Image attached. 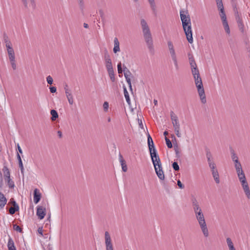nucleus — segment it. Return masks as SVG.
I'll list each match as a JSON object with an SVG mask.
<instances>
[{"label": "nucleus", "instance_id": "1", "mask_svg": "<svg viewBox=\"0 0 250 250\" xmlns=\"http://www.w3.org/2000/svg\"><path fill=\"white\" fill-rule=\"evenodd\" d=\"M191 72L194 79L195 83L197 87L198 92L201 102L205 104L207 102L205 91L203 87L202 79L200 77L197 66L191 67Z\"/></svg>", "mask_w": 250, "mask_h": 250}, {"label": "nucleus", "instance_id": "2", "mask_svg": "<svg viewBox=\"0 0 250 250\" xmlns=\"http://www.w3.org/2000/svg\"><path fill=\"white\" fill-rule=\"evenodd\" d=\"M141 25L142 28L144 38L149 51L154 52L153 42L149 28L144 19L141 21Z\"/></svg>", "mask_w": 250, "mask_h": 250}, {"label": "nucleus", "instance_id": "3", "mask_svg": "<svg viewBox=\"0 0 250 250\" xmlns=\"http://www.w3.org/2000/svg\"><path fill=\"white\" fill-rule=\"evenodd\" d=\"M170 118L172 121V125L174 127V131L176 135L178 137H181V134L180 133V124L177 115L174 113L173 111H171L170 112Z\"/></svg>", "mask_w": 250, "mask_h": 250}, {"label": "nucleus", "instance_id": "4", "mask_svg": "<svg viewBox=\"0 0 250 250\" xmlns=\"http://www.w3.org/2000/svg\"><path fill=\"white\" fill-rule=\"evenodd\" d=\"M180 15L183 28H185L188 25L191 24L190 18L188 12L181 10L180 12Z\"/></svg>", "mask_w": 250, "mask_h": 250}, {"label": "nucleus", "instance_id": "5", "mask_svg": "<svg viewBox=\"0 0 250 250\" xmlns=\"http://www.w3.org/2000/svg\"><path fill=\"white\" fill-rule=\"evenodd\" d=\"M24 7L28 11L34 10L36 7L35 0H21Z\"/></svg>", "mask_w": 250, "mask_h": 250}, {"label": "nucleus", "instance_id": "6", "mask_svg": "<svg viewBox=\"0 0 250 250\" xmlns=\"http://www.w3.org/2000/svg\"><path fill=\"white\" fill-rule=\"evenodd\" d=\"M196 218L198 221L199 224L200 225L203 234H208V230L207 227L204 215H203L201 216H198V217Z\"/></svg>", "mask_w": 250, "mask_h": 250}, {"label": "nucleus", "instance_id": "7", "mask_svg": "<svg viewBox=\"0 0 250 250\" xmlns=\"http://www.w3.org/2000/svg\"><path fill=\"white\" fill-rule=\"evenodd\" d=\"M192 206L196 217H198V216H201L204 215L202 212V209L199 206L198 202L195 199L192 200Z\"/></svg>", "mask_w": 250, "mask_h": 250}, {"label": "nucleus", "instance_id": "8", "mask_svg": "<svg viewBox=\"0 0 250 250\" xmlns=\"http://www.w3.org/2000/svg\"><path fill=\"white\" fill-rule=\"evenodd\" d=\"M183 29L187 40L190 43H192L193 42V38L191 24L186 26L185 28H183Z\"/></svg>", "mask_w": 250, "mask_h": 250}, {"label": "nucleus", "instance_id": "9", "mask_svg": "<svg viewBox=\"0 0 250 250\" xmlns=\"http://www.w3.org/2000/svg\"><path fill=\"white\" fill-rule=\"evenodd\" d=\"M149 150L152 163H154L155 162L160 159L155 147L151 148V149L149 148Z\"/></svg>", "mask_w": 250, "mask_h": 250}, {"label": "nucleus", "instance_id": "10", "mask_svg": "<svg viewBox=\"0 0 250 250\" xmlns=\"http://www.w3.org/2000/svg\"><path fill=\"white\" fill-rule=\"evenodd\" d=\"M46 214V209L42 206L37 208V215L40 219H42Z\"/></svg>", "mask_w": 250, "mask_h": 250}, {"label": "nucleus", "instance_id": "11", "mask_svg": "<svg viewBox=\"0 0 250 250\" xmlns=\"http://www.w3.org/2000/svg\"><path fill=\"white\" fill-rule=\"evenodd\" d=\"M169 53L170 54L171 59L174 62V64L175 67V68L176 70H178L179 66H178V64L177 56L176 54L175 49L169 50Z\"/></svg>", "mask_w": 250, "mask_h": 250}, {"label": "nucleus", "instance_id": "12", "mask_svg": "<svg viewBox=\"0 0 250 250\" xmlns=\"http://www.w3.org/2000/svg\"><path fill=\"white\" fill-rule=\"evenodd\" d=\"M106 250H113V245L110 235H105Z\"/></svg>", "mask_w": 250, "mask_h": 250}, {"label": "nucleus", "instance_id": "13", "mask_svg": "<svg viewBox=\"0 0 250 250\" xmlns=\"http://www.w3.org/2000/svg\"><path fill=\"white\" fill-rule=\"evenodd\" d=\"M34 202L35 204H37L39 202L41 198V194L38 189L36 188L34 190Z\"/></svg>", "mask_w": 250, "mask_h": 250}, {"label": "nucleus", "instance_id": "14", "mask_svg": "<svg viewBox=\"0 0 250 250\" xmlns=\"http://www.w3.org/2000/svg\"><path fill=\"white\" fill-rule=\"evenodd\" d=\"M236 20L237 21L238 27L241 32L244 31V25L243 23L242 20L241 18L239 16L238 13H235Z\"/></svg>", "mask_w": 250, "mask_h": 250}, {"label": "nucleus", "instance_id": "15", "mask_svg": "<svg viewBox=\"0 0 250 250\" xmlns=\"http://www.w3.org/2000/svg\"><path fill=\"white\" fill-rule=\"evenodd\" d=\"M7 199L1 192H0V209H3L6 204Z\"/></svg>", "mask_w": 250, "mask_h": 250}, {"label": "nucleus", "instance_id": "16", "mask_svg": "<svg viewBox=\"0 0 250 250\" xmlns=\"http://www.w3.org/2000/svg\"><path fill=\"white\" fill-rule=\"evenodd\" d=\"M114 47L113 48V52L115 53H117L120 51V43L117 38H115L114 40Z\"/></svg>", "mask_w": 250, "mask_h": 250}, {"label": "nucleus", "instance_id": "17", "mask_svg": "<svg viewBox=\"0 0 250 250\" xmlns=\"http://www.w3.org/2000/svg\"><path fill=\"white\" fill-rule=\"evenodd\" d=\"M155 171L157 176L160 180H164L165 179V175L163 169H160L157 170V168H156Z\"/></svg>", "mask_w": 250, "mask_h": 250}, {"label": "nucleus", "instance_id": "18", "mask_svg": "<svg viewBox=\"0 0 250 250\" xmlns=\"http://www.w3.org/2000/svg\"><path fill=\"white\" fill-rule=\"evenodd\" d=\"M188 57L189 60V64L190 65V67H196L197 64L194 59V57L192 54H188Z\"/></svg>", "mask_w": 250, "mask_h": 250}, {"label": "nucleus", "instance_id": "19", "mask_svg": "<svg viewBox=\"0 0 250 250\" xmlns=\"http://www.w3.org/2000/svg\"><path fill=\"white\" fill-rule=\"evenodd\" d=\"M19 210V205H18V204H17V203H15V205L13 207H11L9 209V212L11 215H13L14 213H15L16 211H18Z\"/></svg>", "mask_w": 250, "mask_h": 250}, {"label": "nucleus", "instance_id": "20", "mask_svg": "<svg viewBox=\"0 0 250 250\" xmlns=\"http://www.w3.org/2000/svg\"><path fill=\"white\" fill-rule=\"evenodd\" d=\"M242 188L247 198L250 199V189L249 185L242 187Z\"/></svg>", "mask_w": 250, "mask_h": 250}, {"label": "nucleus", "instance_id": "21", "mask_svg": "<svg viewBox=\"0 0 250 250\" xmlns=\"http://www.w3.org/2000/svg\"><path fill=\"white\" fill-rule=\"evenodd\" d=\"M7 247L8 250H16L14 242L11 238H9L8 240Z\"/></svg>", "mask_w": 250, "mask_h": 250}, {"label": "nucleus", "instance_id": "22", "mask_svg": "<svg viewBox=\"0 0 250 250\" xmlns=\"http://www.w3.org/2000/svg\"><path fill=\"white\" fill-rule=\"evenodd\" d=\"M2 170L4 173V177L5 179H6V178L10 177V171L6 166H4Z\"/></svg>", "mask_w": 250, "mask_h": 250}, {"label": "nucleus", "instance_id": "23", "mask_svg": "<svg viewBox=\"0 0 250 250\" xmlns=\"http://www.w3.org/2000/svg\"><path fill=\"white\" fill-rule=\"evenodd\" d=\"M212 174L215 182L217 184H219L220 183V179L219 173L217 170L215 171L213 170V171L212 172Z\"/></svg>", "mask_w": 250, "mask_h": 250}, {"label": "nucleus", "instance_id": "24", "mask_svg": "<svg viewBox=\"0 0 250 250\" xmlns=\"http://www.w3.org/2000/svg\"><path fill=\"white\" fill-rule=\"evenodd\" d=\"M230 153H231V159L232 160V161L235 163H237L239 161V160H238V157L237 156V155H236V154L235 153L234 151L232 149H231L230 150Z\"/></svg>", "mask_w": 250, "mask_h": 250}, {"label": "nucleus", "instance_id": "25", "mask_svg": "<svg viewBox=\"0 0 250 250\" xmlns=\"http://www.w3.org/2000/svg\"><path fill=\"white\" fill-rule=\"evenodd\" d=\"M147 143L149 149H151V148H153L154 147L153 140L149 134L147 135Z\"/></svg>", "mask_w": 250, "mask_h": 250}, {"label": "nucleus", "instance_id": "26", "mask_svg": "<svg viewBox=\"0 0 250 250\" xmlns=\"http://www.w3.org/2000/svg\"><path fill=\"white\" fill-rule=\"evenodd\" d=\"M50 114L52 116L51 118L52 121H55L58 118V114L55 110L52 109L50 111Z\"/></svg>", "mask_w": 250, "mask_h": 250}, {"label": "nucleus", "instance_id": "27", "mask_svg": "<svg viewBox=\"0 0 250 250\" xmlns=\"http://www.w3.org/2000/svg\"><path fill=\"white\" fill-rule=\"evenodd\" d=\"M153 165L154 166V169L157 168V170L160 169H163L160 159H159L158 161L155 162L154 163H153Z\"/></svg>", "mask_w": 250, "mask_h": 250}, {"label": "nucleus", "instance_id": "28", "mask_svg": "<svg viewBox=\"0 0 250 250\" xmlns=\"http://www.w3.org/2000/svg\"><path fill=\"white\" fill-rule=\"evenodd\" d=\"M5 180L7 181V186L10 188H13L15 187L14 182L10 179V177L6 178Z\"/></svg>", "mask_w": 250, "mask_h": 250}, {"label": "nucleus", "instance_id": "29", "mask_svg": "<svg viewBox=\"0 0 250 250\" xmlns=\"http://www.w3.org/2000/svg\"><path fill=\"white\" fill-rule=\"evenodd\" d=\"M219 11H220L219 15H220V16L221 17L222 21L223 22V21H227V17H226V15L224 9V10H219Z\"/></svg>", "mask_w": 250, "mask_h": 250}, {"label": "nucleus", "instance_id": "30", "mask_svg": "<svg viewBox=\"0 0 250 250\" xmlns=\"http://www.w3.org/2000/svg\"><path fill=\"white\" fill-rule=\"evenodd\" d=\"M222 23L226 32L229 34L230 29L227 21L222 22Z\"/></svg>", "mask_w": 250, "mask_h": 250}, {"label": "nucleus", "instance_id": "31", "mask_svg": "<svg viewBox=\"0 0 250 250\" xmlns=\"http://www.w3.org/2000/svg\"><path fill=\"white\" fill-rule=\"evenodd\" d=\"M217 6L219 10H224V6L222 0H216Z\"/></svg>", "mask_w": 250, "mask_h": 250}, {"label": "nucleus", "instance_id": "32", "mask_svg": "<svg viewBox=\"0 0 250 250\" xmlns=\"http://www.w3.org/2000/svg\"><path fill=\"white\" fill-rule=\"evenodd\" d=\"M149 4L150 5V7L154 13L156 12V4L154 1V0H148Z\"/></svg>", "mask_w": 250, "mask_h": 250}, {"label": "nucleus", "instance_id": "33", "mask_svg": "<svg viewBox=\"0 0 250 250\" xmlns=\"http://www.w3.org/2000/svg\"><path fill=\"white\" fill-rule=\"evenodd\" d=\"M124 92L127 103L128 104H130V100L129 96V94L126 90V88L125 87L124 88Z\"/></svg>", "mask_w": 250, "mask_h": 250}, {"label": "nucleus", "instance_id": "34", "mask_svg": "<svg viewBox=\"0 0 250 250\" xmlns=\"http://www.w3.org/2000/svg\"><path fill=\"white\" fill-rule=\"evenodd\" d=\"M107 72L109 74V76L111 81L113 82H114L115 78V76H114V70H110V71H108Z\"/></svg>", "mask_w": 250, "mask_h": 250}, {"label": "nucleus", "instance_id": "35", "mask_svg": "<svg viewBox=\"0 0 250 250\" xmlns=\"http://www.w3.org/2000/svg\"><path fill=\"white\" fill-rule=\"evenodd\" d=\"M13 229L18 233H22V229L16 224L13 225Z\"/></svg>", "mask_w": 250, "mask_h": 250}, {"label": "nucleus", "instance_id": "36", "mask_svg": "<svg viewBox=\"0 0 250 250\" xmlns=\"http://www.w3.org/2000/svg\"><path fill=\"white\" fill-rule=\"evenodd\" d=\"M66 97H67V99L68 100L69 104L70 105H72L73 104V103H74V100H73V96H72V94L71 95H68L66 96Z\"/></svg>", "mask_w": 250, "mask_h": 250}, {"label": "nucleus", "instance_id": "37", "mask_svg": "<svg viewBox=\"0 0 250 250\" xmlns=\"http://www.w3.org/2000/svg\"><path fill=\"white\" fill-rule=\"evenodd\" d=\"M104 61H105V63H107V62H111V60L110 56L108 54L107 52H106L104 54Z\"/></svg>", "mask_w": 250, "mask_h": 250}, {"label": "nucleus", "instance_id": "38", "mask_svg": "<svg viewBox=\"0 0 250 250\" xmlns=\"http://www.w3.org/2000/svg\"><path fill=\"white\" fill-rule=\"evenodd\" d=\"M165 140L167 147L169 148H172V144L170 140L169 139H168L167 137H165Z\"/></svg>", "mask_w": 250, "mask_h": 250}, {"label": "nucleus", "instance_id": "39", "mask_svg": "<svg viewBox=\"0 0 250 250\" xmlns=\"http://www.w3.org/2000/svg\"><path fill=\"white\" fill-rule=\"evenodd\" d=\"M105 66L107 71L113 70L112 62L106 63Z\"/></svg>", "mask_w": 250, "mask_h": 250}, {"label": "nucleus", "instance_id": "40", "mask_svg": "<svg viewBox=\"0 0 250 250\" xmlns=\"http://www.w3.org/2000/svg\"><path fill=\"white\" fill-rule=\"evenodd\" d=\"M209 167L211 169V172L213 171V170H217V169L216 168V165L214 163V162L213 163H209V164H208Z\"/></svg>", "mask_w": 250, "mask_h": 250}, {"label": "nucleus", "instance_id": "41", "mask_svg": "<svg viewBox=\"0 0 250 250\" xmlns=\"http://www.w3.org/2000/svg\"><path fill=\"white\" fill-rule=\"evenodd\" d=\"M172 168L175 171H178L179 170V167L177 162H174L172 164Z\"/></svg>", "mask_w": 250, "mask_h": 250}, {"label": "nucleus", "instance_id": "42", "mask_svg": "<svg viewBox=\"0 0 250 250\" xmlns=\"http://www.w3.org/2000/svg\"><path fill=\"white\" fill-rule=\"evenodd\" d=\"M119 160L122 167L126 165L125 161L123 159V157L121 154L119 155Z\"/></svg>", "mask_w": 250, "mask_h": 250}, {"label": "nucleus", "instance_id": "43", "mask_svg": "<svg viewBox=\"0 0 250 250\" xmlns=\"http://www.w3.org/2000/svg\"><path fill=\"white\" fill-rule=\"evenodd\" d=\"M237 176H238V177L239 181H240L241 180H244L246 179V178L245 174L244 172L241 173L240 174H239Z\"/></svg>", "mask_w": 250, "mask_h": 250}, {"label": "nucleus", "instance_id": "44", "mask_svg": "<svg viewBox=\"0 0 250 250\" xmlns=\"http://www.w3.org/2000/svg\"><path fill=\"white\" fill-rule=\"evenodd\" d=\"M118 72L119 74L123 73V69L122 68V63L121 62H119L117 65Z\"/></svg>", "mask_w": 250, "mask_h": 250}, {"label": "nucleus", "instance_id": "45", "mask_svg": "<svg viewBox=\"0 0 250 250\" xmlns=\"http://www.w3.org/2000/svg\"><path fill=\"white\" fill-rule=\"evenodd\" d=\"M46 81L48 84H52L53 82V78L51 76H48L46 78Z\"/></svg>", "mask_w": 250, "mask_h": 250}, {"label": "nucleus", "instance_id": "46", "mask_svg": "<svg viewBox=\"0 0 250 250\" xmlns=\"http://www.w3.org/2000/svg\"><path fill=\"white\" fill-rule=\"evenodd\" d=\"M108 107H109L108 103L107 102H104L103 104V108H104V111L105 112L107 111Z\"/></svg>", "mask_w": 250, "mask_h": 250}, {"label": "nucleus", "instance_id": "47", "mask_svg": "<svg viewBox=\"0 0 250 250\" xmlns=\"http://www.w3.org/2000/svg\"><path fill=\"white\" fill-rule=\"evenodd\" d=\"M99 14H100V17L102 19V21H105V16H104V11L102 10H100Z\"/></svg>", "mask_w": 250, "mask_h": 250}, {"label": "nucleus", "instance_id": "48", "mask_svg": "<svg viewBox=\"0 0 250 250\" xmlns=\"http://www.w3.org/2000/svg\"><path fill=\"white\" fill-rule=\"evenodd\" d=\"M174 150L175 152L176 157L179 158L180 157V151L179 150L178 146H174Z\"/></svg>", "mask_w": 250, "mask_h": 250}, {"label": "nucleus", "instance_id": "49", "mask_svg": "<svg viewBox=\"0 0 250 250\" xmlns=\"http://www.w3.org/2000/svg\"><path fill=\"white\" fill-rule=\"evenodd\" d=\"M211 154L210 153H207V159H208V164H209V163H213L214 162L211 159Z\"/></svg>", "mask_w": 250, "mask_h": 250}, {"label": "nucleus", "instance_id": "50", "mask_svg": "<svg viewBox=\"0 0 250 250\" xmlns=\"http://www.w3.org/2000/svg\"><path fill=\"white\" fill-rule=\"evenodd\" d=\"M167 46L169 50L174 49L173 43L171 41L167 42Z\"/></svg>", "mask_w": 250, "mask_h": 250}, {"label": "nucleus", "instance_id": "51", "mask_svg": "<svg viewBox=\"0 0 250 250\" xmlns=\"http://www.w3.org/2000/svg\"><path fill=\"white\" fill-rule=\"evenodd\" d=\"M80 8L83 10L84 8V2L83 0H78Z\"/></svg>", "mask_w": 250, "mask_h": 250}, {"label": "nucleus", "instance_id": "52", "mask_svg": "<svg viewBox=\"0 0 250 250\" xmlns=\"http://www.w3.org/2000/svg\"><path fill=\"white\" fill-rule=\"evenodd\" d=\"M240 183H241V186L242 187H244V186H247L248 184V183L247 181V179H245V180H241L240 181Z\"/></svg>", "mask_w": 250, "mask_h": 250}, {"label": "nucleus", "instance_id": "53", "mask_svg": "<svg viewBox=\"0 0 250 250\" xmlns=\"http://www.w3.org/2000/svg\"><path fill=\"white\" fill-rule=\"evenodd\" d=\"M235 168L236 169L242 168V165L240 162L235 163Z\"/></svg>", "mask_w": 250, "mask_h": 250}, {"label": "nucleus", "instance_id": "54", "mask_svg": "<svg viewBox=\"0 0 250 250\" xmlns=\"http://www.w3.org/2000/svg\"><path fill=\"white\" fill-rule=\"evenodd\" d=\"M10 62H11V66L12 67V68L14 70L16 69L17 66H16V63L15 60H13V61H10Z\"/></svg>", "mask_w": 250, "mask_h": 250}, {"label": "nucleus", "instance_id": "55", "mask_svg": "<svg viewBox=\"0 0 250 250\" xmlns=\"http://www.w3.org/2000/svg\"><path fill=\"white\" fill-rule=\"evenodd\" d=\"M10 61L15 60V53L8 54Z\"/></svg>", "mask_w": 250, "mask_h": 250}, {"label": "nucleus", "instance_id": "56", "mask_svg": "<svg viewBox=\"0 0 250 250\" xmlns=\"http://www.w3.org/2000/svg\"><path fill=\"white\" fill-rule=\"evenodd\" d=\"M227 245H228L229 247L231 246V245H232L233 244L232 242V241H231V240L229 238H227Z\"/></svg>", "mask_w": 250, "mask_h": 250}, {"label": "nucleus", "instance_id": "57", "mask_svg": "<svg viewBox=\"0 0 250 250\" xmlns=\"http://www.w3.org/2000/svg\"><path fill=\"white\" fill-rule=\"evenodd\" d=\"M177 185L180 188L183 189L184 188V185L181 183V182L179 180L177 181Z\"/></svg>", "mask_w": 250, "mask_h": 250}, {"label": "nucleus", "instance_id": "58", "mask_svg": "<svg viewBox=\"0 0 250 250\" xmlns=\"http://www.w3.org/2000/svg\"><path fill=\"white\" fill-rule=\"evenodd\" d=\"M5 42H6V47L7 48V50L9 49V48H12L11 47V43H10V42L9 41H6Z\"/></svg>", "mask_w": 250, "mask_h": 250}, {"label": "nucleus", "instance_id": "59", "mask_svg": "<svg viewBox=\"0 0 250 250\" xmlns=\"http://www.w3.org/2000/svg\"><path fill=\"white\" fill-rule=\"evenodd\" d=\"M50 89V92L52 93H55L56 92V88L55 87H54V86H52V87H50L49 88Z\"/></svg>", "mask_w": 250, "mask_h": 250}, {"label": "nucleus", "instance_id": "60", "mask_svg": "<svg viewBox=\"0 0 250 250\" xmlns=\"http://www.w3.org/2000/svg\"><path fill=\"white\" fill-rule=\"evenodd\" d=\"M38 232L39 234H42L43 233V229H42V227H39L38 229Z\"/></svg>", "mask_w": 250, "mask_h": 250}, {"label": "nucleus", "instance_id": "61", "mask_svg": "<svg viewBox=\"0 0 250 250\" xmlns=\"http://www.w3.org/2000/svg\"><path fill=\"white\" fill-rule=\"evenodd\" d=\"M7 50L8 54H11L14 53V51L13 48H9V49H7Z\"/></svg>", "mask_w": 250, "mask_h": 250}, {"label": "nucleus", "instance_id": "62", "mask_svg": "<svg viewBox=\"0 0 250 250\" xmlns=\"http://www.w3.org/2000/svg\"><path fill=\"white\" fill-rule=\"evenodd\" d=\"M236 171L237 175H239V174H240L241 173L244 172L243 170V169H242V168L239 169H239H236Z\"/></svg>", "mask_w": 250, "mask_h": 250}, {"label": "nucleus", "instance_id": "63", "mask_svg": "<svg viewBox=\"0 0 250 250\" xmlns=\"http://www.w3.org/2000/svg\"><path fill=\"white\" fill-rule=\"evenodd\" d=\"M17 148H18L19 152L20 153H21V154H22V149L21 148V147H20V146L19 144H17Z\"/></svg>", "mask_w": 250, "mask_h": 250}, {"label": "nucleus", "instance_id": "64", "mask_svg": "<svg viewBox=\"0 0 250 250\" xmlns=\"http://www.w3.org/2000/svg\"><path fill=\"white\" fill-rule=\"evenodd\" d=\"M124 76L125 77H127V76H130L131 75V73L130 71H128V72H124Z\"/></svg>", "mask_w": 250, "mask_h": 250}]
</instances>
